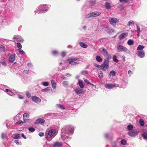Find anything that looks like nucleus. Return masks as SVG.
Returning <instances> with one entry per match:
<instances>
[{
    "mask_svg": "<svg viewBox=\"0 0 147 147\" xmlns=\"http://www.w3.org/2000/svg\"><path fill=\"white\" fill-rule=\"evenodd\" d=\"M74 130L73 126L68 125L64 126L61 130V137L63 140L68 141L70 140V137L67 136L65 134L70 135L73 134Z\"/></svg>",
    "mask_w": 147,
    "mask_h": 147,
    "instance_id": "obj_1",
    "label": "nucleus"
},
{
    "mask_svg": "<svg viewBox=\"0 0 147 147\" xmlns=\"http://www.w3.org/2000/svg\"><path fill=\"white\" fill-rule=\"evenodd\" d=\"M56 130L55 129H52L49 131L48 132H46L45 134V138L48 141H51L54 137V136Z\"/></svg>",
    "mask_w": 147,
    "mask_h": 147,
    "instance_id": "obj_2",
    "label": "nucleus"
},
{
    "mask_svg": "<svg viewBox=\"0 0 147 147\" xmlns=\"http://www.w3.org/2000/svg\"><path fill=\"white\" fill-rule=\"evenodd\" d=\"M117 52L124 51L127 54H130V52L129 50L125 47L120 45H118L117 47Z\"/></svg>",
    "mask_w": 147,
    "mask_h": 147,
    "instance_id": "obj_3",
    "label": "nucleus"
},
{
    "mask_svg": "<svg viewBox=\"0 0 147 147\" xmlns=\"http://www.w3.org/2000/svg\"><path fill=\"white\" fill-rule=\"evenodd\" d=\"M38 11L39 13H44L47 11L49 9V7L47 5H40L38 7Z\"/></svg>",
    "mask_w": 147,
    "mask_h": 147,
    "instance_id": "obj_4",
    "label": "nucleus"
},
{
    "mask_svg": "<svg viewBox=\"0 0 147 147\" xmlns=\"http://www.w3.org/2000/svg\"><path fill=\"white\" fill-rule=\"evenodd\" d=\"M109 62V59L107 58L105 60L103 63L102 64L100 67L103 71H105L108 68Z\"/></svg>",
    "mask_w": 147,
    "mask_h": 147,
    "instance_id": "obj_5",
    "label": "nucleus"
},
{
    "mask_svg": "<svg viewBox=\"0 0 147 147\" xmlns=\"http://www.w3.org/2000/svg\"><path fill=\"white\" fill-rule=\"evenodd\" d=\"M79 59L78 57L69 58L67 61L70 64L72 65H77L78 64V63L77 61Z\"/></svg>",
    "mask_w": 147,
    "mask_h": 147,
    "instance_id": "obj_6",
    "label": "nucleus"
},
{
    "mask_svg": "<svg viewBox=\"0 0 147 147\" xmlns=\"http://www.w3.org/2000/svg\"><path fill=\"white\" fill-rule=\"evenodd\" d=\"M101 13L99 11H94L87 14L86 17L87 18L95 17L99 16Z\"/></svg>",
    "mask_w": 147,
    "mask_h": 147,
    "instance_id": "obj_7",
    "label": "nucleus"
},
{
    "mask_svg": "<svg viewBox=\"0 0 147 147\" xmlns=\"http://www.w3.org/2000/svg\"><path fill=\"white\" fill-rule=\"evenodd\" d=\"M109 21L110 24L115 27L116 26V23L119 22V20L115 18H113L109 19Z\"/></svg>",
    "mask_w": 147,
    "mask_h": 147,
    "instance_id": "obj_8",
    "label": "nucleus"
},
{
    "mask_svg": "<svg viewBox=\"0 0 147 147\" xmlns=\"http://www.w3.org/2000/svg\"><path fill=\"white\" fill-rule=\"evenodd\" d=\"M136 54L140 58H144L145 55V52L144 50L138 51L137 52Z\"/></svg>",
    "mask_w": 147,
    "mask_h": 147,
    "instance_id": "obj_9",
    "label": "nucleus"
},
{
    "mask_svg": "<svg viewBox=\"0 0 147 147\" xmlns=\"http://www.w3.org/2000/svg\"><path fill=\"white\" fill-rule=\"evenodd\" d=\"M31 98L34 102L36 103H39L41 101V100L40 98L36 96H32Z\"/></svg>",
    "mask_w": 147,
    "mask_h": 147,
    "instance_id": "obj_10",
    "label": "nucleus"
},
{
    "mask_svg": "<svg viewBox=\"0 0 147 147\" xmlns=\"http://www.w3.org/2000/svg\"><path fill=\"white\" fill-rule=\"evenodd\" d=\"M45 122V120L42 118H39L37 119L34 123V124H39L40 125L44 124Z\"/></svg>",
    "mask_w": 147,
    "mask_h": 147,
    "instance_id": "obj_11",
    "label": "nucleus"
},
{
    "mask_svg": "<svg viewBox=\"0 0 147 147\" xmlns=\"http://www.w3.org/2000/svg\"><path fill=\"white\" fill-rule=\"evenodd\" d=\"M128 135L131 136H135L138 134L137 131L135 130L134 129L131 131H129L128 132Z\"/></svg>",
    "mask_w": 147,
    "mask_h": 147,
    "instance_id": "obj_12",
    "label": "nucleus"
},
{
    "mask_svg": "<svg viewBox=\"0 0 147 147\" xmlns=\"http://www.w3.org/2000/svg\"><path fill=\"white\" fill-rule=\"evenodd\" d=\"M16 55L15 54L10 55L9 58V61L10 63L13 62L16 59Z\"/></svg>",
    "mask_w": 147,
    "mask_h": 147,
    "instance_id": "obj_13",
    "label": "nucleus"
},
{
    "mask_svg": "<svg viewBox=\"0 0 147 147\" xmlns=\"http://www.w3.org/2000/svg\"><path fill=\"white\" fill-rule=\"evenodd\" d=\"M128 34V32H124L120 34L118 36L119 39L121 40L127 36Z\"/></svg>",
    "mask_w": 147,
    "mask_h": 147,
    "instance_id": "obj_14",
    "label": "nucleus"
},
{
    "mask_svg": "<svg viewBox=\"0 0 147 147\" xmlns=\"http://www.w3.org/2000/svg\"><path fill=\"white\" fill-rule=\"evenodd\" d=\"M101 50V53L105 57H106L108 55V53L107 51L104 48L102 47L100 49Z\"/></svg>",
    "mask_w": 147,
    "mask_h": 147,
    "instance_id": "obj_15",
    "label": "nucleus"
},
{
    "mask_svg": "<svg viewBox=\"0 0 147 147\" xmlns=\"http://www.w3.org/2000/svg\"><path fill=\"white\" fill-rule=\"evenodd\" d=\"M105 31L109 34H110L114 32V30L113 28L109 27H107L105 28Z\"/></svg>",
    "mask_w": 147,
    "mask_h": 147,
    "instance_id": "obj_16",
    "label": "nucleus"
},
{
    "mask_svg": "<svg viewBox=\"0 0 147 147\" xmlns=\"http://www.w3.org/2000/svg\"><path fill=\"white\" fill-rule=\"evenodd\" d=\"M63 145L62 142H54L53 146V147H61Z\"/></svg>",
    "mask_w": 147,
    "mask_h": 147,
    "instance_id": "obj_17",
    "label": "nucleus"
},
{
    "mask_svg": "<svg viewBox=\"0 0 147 147\" xmlns=\"http://www.w3.org/2000/svg\"><path fill=\"white\" fill-rule=\"evenodd\" d=\"M76 93L78 94H81L83 93V90L79 88H77L75 90Z\"/></svg>",
    "mask_w": 147,
    "mask_h": 147,
    "instance_id": "obj_18",
    "label": "nucleus"
},
{
    "mask_svg": "<svg viewBox=\"0 0 147 147\" xmlns=\"http://www.w3.org/2000/svg\"><path fill=\"white\" fill-rule=\"evenodd\" d=\"M13 138L14 139L18 140L20 139L21 137L20 136V134H13Z\"/></svg>",
    "mask_w": 147,
    "mask_h": 147,
    "instance_id": "obj_19",
    "label": "nucleus"
},
{
    "mask_svg": "<svg viewBox=\"0 0 147 147\" xmlns=\"http://www.w3.org/2000/svg\"><path fill=\"white\" fill-rule=\"evenodd\" d=\"M29 115L28 113H25L23 115V119L24 121V122H26L27 119L29 118Z\"/></svg>",
    "mask_w": 147,
    "mask_h": 147,
    "instance_id": "obj_20",
    "label": "nucleus"
},
{
    "mask_svg": "<svg viewBox=\"0 0 147 147\" xmlns=\"http://www.w3.org/2000/svg\"><path fill=\"white\" fill-rule=\"evenodd\" d=\"M51 83L52 85V88L53 89L56 88V83L55 81L54 80H51Z\"/></svg>",
    "mask_w": 147,
    "mask_h": 147,
    "instance_id": "obj_21",
    "label": "nucleus"
},
{
    "mask_svg": "<svg viewBox=\"0 0 147 147\" xmlns=\"http://www.w3.org/2000/svg\"><path fill=\"white\" fill-rule=\"evenodd\" d=\"M79 44L80 46L82 48H86L88 47V45L83 42H80Z\"/></svg>",
    "mask_w": 147,
    "mask_h": 147,
    "instance_id": "obj_22",
    "label": "nucleus"
},
{
    "mask_svg": "<svg viewBox=\"0 0 147 147\" xmlns=\"http://www.w3.org/2000/svg\"><path fill=\"white\" fill-rule=\"evenodd\" d=\"M96 0H90L89 1L90 5L92 6H94L96 4Z\"/></svg>",
    "mask_w": 147,
    "mask_h": 147,
    "instance_id": "obj_23",
    "label": "nucleus"
},
{
    "mask_svg": "<svg viewBox=\"0 0 147 147\" xmlns=\"http://www.w3.org/2000/svg\"><path fill=\"white\" fill-rule=\"evenodd\" d=\"M105 86L109 89H111L113 88V84H107L105 85Z\"/></svg>",
    "mask_w": 147,
    "mask_h": 147,
    "instance_id": "obj_24",
    "label": "nucleus"
},
{
    "mask_svg": "<svg viewBox=\"0 0 147 147\" xmlns=\"http://www.w3.org/2000/svg\"><path fill=\"white\" fill-rule=\"evenodd\" d=\"M78 84L81 88H84V86L83 85L82 80H79L78 81Z\"/></svg>",
    "mask_w": 147,
    "mask_h": 147,
    "instance_id": "obj_25",
    "label": "nucleus"
},
{
    "mask_svg": "<svg viewBox=\"0 0 147 147\" xmlns=\"http://www.w3.org/2000/svg\"><path fill=\"white\" fill-rule=\"evenodd\" d=\"M51 87H47L45 89H42L41 90L42 92H48L50 90V88Z\"/></svg>",
    "mask_w": 147,
    "mask_h": 147,
    "instance_id": "obj_26",
    "label": "nucleus"
},
{
    "mask_svg": "<svg viewBox=\"0 0 147 147\" xmlns=\"http://www.w3.org/2000/svg\"><path fill=\"white\" fill-rule=\"evenodd\" d=\"M134 41L133 40L130 39L127 42V44L129 45H132L134 44Z\"/></svg>",
    "mask_w": 147,
    "mask_h": 147,
    "instance_id": "obj_27",
    "label": "nucleus"
},
{
    "mask_svg": "<svg viewBox=\"0 0 147 147\" xmlns=\"http://www.w3.org/2000/svg\"><path fill=\"white\" fill-rule=\"evenodd\" d=\"M105 5L106 8L107 9H109L111 7V4L109 2H106L105 4Z\"/></svg>",
    "mask_w": 147,
    "mask_h": 147,
    "instance_id": "obj_28",
    "label": "nucleus"
},
{
    "mask_svg": "<svg viewBox=\"0 0 147 147\" xmlns=\"http://www.w3.org/2000/svg\"><path fill=\"white\" fill-rule=\"evenodd\" d=\"M69 82L67 81H65L63 82V86L66 88H67L69 86Z\"/></svg>",
    "mask_w": 147,
    "mask_h": 147,
    "instance_id": "obj_29",
    "label": "nucleus"
},
{
    "mask_svg": "<svg viewBox=\"0 0 147 147\" xmlns=\"http://www.w3.org/2000/svg\"><path fill=\"white\" fill-rule=\"evenodd\" d=\"M144 47L143 45H139L137 48V50L138 51L143 50V49L144 48Z\"/></svg>",
    "mask_w": 147,
    "mask_h": 147,
    "instance_id": "obj_30",
    "label": "nucleus"
},
{
    "mask_svg": "<svg viewBox=\"0 0 147 147\" xmlns=\"http://www.w3.org/2000/svg\"><path fill=\"white\" fill-rule=\"evenodd\" d=\"M16 94V91H15V90L12 91V90H11L10 91V92L9 93V95L11 96H13V95H14L15 94Z\"/></svg>",
    "mask_w": 147,
    "mask_h": 147,
    "instance_id": "obj_31",
    "label": "nucleus"
},
{
    "mask_svg": "<svg viewBox=\"0 0 147 147\" xmlns=\"http://www.w3.org/2000/svg\"><path fill=\"white\" fill-rule=\"evenodd\" d=\"M142 136L144 139L147 140V133L145 132L144 133L142 134Z\"/></svg>",
    "mask_w": 147,
    "mask_h": 147,
    "instance_id": "obj_32",
    "label": "nucleus"
},
{
    "mask_svg": "<svg viewBox=\"0 0 147 147\" xmlns=\"http://www.w3.org/2000/svg\"><path fill=\"white\" fill-rule=\"evenodd\" d=\"M96 59L97 61L99 62H101L102 61V59L99 56H96Z\"/></svg>",
    "mask_w": 147,
    "mask_h": 147,
    "instance_id": "obj_33",
    "label": "nucleus"
},
{
    "mask_svg": "<svg viewBox=\"0 0 147 147\" xmlns=\"http://www.w3.org/2000/svg\"><path fill=\"white\" fill-rule=\"evenodd\" d=\"M139 123L140 125L142 126H143L144 125V120L142 119H140L139 121Z\"/></svg>",
    "mask_w": 147,
    "mask_h": 147,
    "instance_id": "obj_34",
    "label": "nucleus"
},
{
    "mask_svg": "<svg viewBox=\"0 0 147 147\" xmlns=\"http://www.w3.org/2000/svg\"><path fill=\"white\" fill-rule=\"evenodd\" d=\"M134 23L135 22L134 21L131 20L128 22L127 25L128 26H130L132 24H134Z\"/></svg>",
    "mask_w": 147,
    "mask_h": 147,
    "instance_id": "obj_35",
    "label": "nucleus"
},
{
    "mask_svg": "<svg viewBox=\"0 0 147 147\" xmlns=\"http://www.w3.org/2000/svg\"><path fill=\"white\" fill-rule=\"evenodd\" d=\"M116 72L113 70H111L109 73V75L111 76H114L115 75Z\"/></svg>",
    "mask_w": 147,
    "mask_h": 147,
    "instance_id": "obj_36",
    "label": "nucleus"
},
{
    "mask_svg": "<svg viewBox=\"0 0 147 147\" xmlns=\"http://www.w3.org/2000/svg\"><path fill=\"white\" fill-rule=\"evenodd\" d=\"M133 125L131 124H129L127 126V129L129 130H131L133 129Z\"/></svg>",
    "mask_w": 147,
    "mask_h": 147,
    "instance_id": "obj_37",
    "label": "nucleus"
},
{
    "mask_svg": "<svg viewBox=\"0 0 147 147\" xmlns=\"http://www.w3.org/2000/svg\"><path fill=\"white\" fill-rule=\"evenodd\" d=\"M113 60L116 63H117L119 62V60L117 59V57L116 55H114L113 57Z\"/></svg>",
    "mask_w": 147,
    "mask_h": 147,
    "instance_id": "obj_38",
    "label": "nucleus"
},
{
    "mask_svg": "<svg viewBox=\"0 0 147 147\" xmlns=\"http://www.w3.org/2000/svg\"><path fill=\"white\" fill-rule=\"evenodd\" d=\"M42 84L44 86H49V83L47 82H43L42 83Z\"/></svg>",
    "mask_w": 147,
    "mask_h": 147,
    "instance_id": "obj_39",
    "label": "nucleus"
},
{
    "mask_svg": "<svg viewBox=\"0 0 147 147\" xmlns=\"http://www.w3.org/2000/svg\"><path fill=\"white\" fill-rule=\"evenodd\" d=\"M126 143V141L125 139H123L121 141V144L123 145H125Z\"/></svg>",
    "mask_w": 147,
    "mask_h": 147,
    "instance_id": "obj_40",
    "label": "nucleus"
},
{
    "mask_svg": "<svg viewBox=\"0 0 147 147\" xmlns=\"http://www.w3.org/2000/svg\"><path fill=\"white\" fill-rule=\"evenodd\" d=\"M1 63L4 66H6L7 65L6 61H5L4 60H1Z\"/></svg>",
    "mask_w": 147,
    "mask_h": 147,
    "instance_id": "obj_41",
    "label": "nucleus"
},
{
    "mask_svg": "<svg viewBox=\"0 0 147 147\" xmlns=\"http://www.w3.org/2000/svg\"><path fill=\"white\" fill-rule=\"evenodd\" d=\"M14 142L17 145H21L22 144L21 142L18 140H16Z\"/></svg>",
    "mask_w": 147,
    "mask_h": 147,
    "instance_id": "obj_42",
    "label": "nucleus"
},
{
    "mask_svg": "<svg viewBox=\"0 0 147 147\" xmlns=\"http://www.w3.org/2000/svg\"><path fill=\"white\" fill-rule=\"evenodd\" d=\"M28 130L30 131L33 132L35 131V128L33 127H30L28 128Z\"/></svg>",
    "mask_w": 147,
    "mask_h": 147,
    "instance_id": "obj_43",
    "label": "nucleus"
},
{
    "mask_svg": "<svg viewBox=\"0 0 147 147\" xmlns=\"http://www.w3.org/2000/svg\"><path fill=\"white\" fill-rule=\"evenodd\" d=\"M57 107L62 109H65V107L62 105L60 104H57Z\"/></svg>",
    "mask_w": 147,
    "mask_h": 147,
    "instance_id": "obj_44",
    "label": "nucleus"
},
{
    "mask_svg": "<svg viewBox=\"0 0 147 147\" xmlns=\"http://www.w3.org/2000/svg\"><path fill=\"white\" fill-rule=\"evenodd\" d=\"M121 3H127L129 1V0H119Z\"/></svg>",
    "mask_w": 147,
    "mask_h": 147,
    "instance_id": "obj_45",
    "label": "nucleus"
},
{
    "mask_svg": "<svg viewBox=\"0 0 147 147\" xmlns=\"http://www.w3.org/2000/svg\"><path fill=\"white\" fill-rule=\"evenodd\" d=\"M26 95L28 98H30L31 96V94L28 91L26 92Z\"/></svg>",
    "mask_w": 147,
    "mask_h": 147,
    "instance_id": "obj_46",
    "label": "nucleus"
},
{
    "mask_svg": "<svg viewBox=\"0 0 147 147\" xmlns=\"http://www.w3.org/2000/svg\"><path fill=\"white\" fill-rule=\"evenodd\" d=\"M88 71L87 70H84L81 72V73L82 74L86 75L87 74Z\"/></svg>",
    "mask_w": 147,
    "mask_h": 147,
    "instance_id": "obj_47",
    "label": "nucleus"
},
{
    "mask_svg": "<svg viewBox=\"0 0 147 147\" xmlns=\"http://www.w3.org/2000/svg\"><path fill=\"white\" fill-rule=\"evenodd\" d=\"M17 45L18 48L20 49L22 48V45L20 43L18 42L17 43Z\"/></svg>",
    "mask_w": 147,
    "mask_h": 147,
    "instance_id": "obj_48",
    "label": "nucleus"
},
{
    "mask_svg": "<svg viewBox=\"0 0 147 147\" xmlns=\"http://www.w3.org/2000/svg\"><path fill=\"white\" fill-rule=\"evenodd\" d=\"M98 77L100 78H102L103 77V73L101 71H100L99 74L98 75Z\"/></svg>",
    "mask_w": 147,
    "mask_h": 147,
    "instance_id": "obj_49",
    "label": "nucleus"
},
{
    "mask_svg": "<svg viewBox=\"0 0 147 147\" xmlns=\"http://www.w3.org/2000/svg\"><path fill=\"white\" fill-rule=\"evenodd\" d=\"M3 90L7 92V93L9 95V93L11 91V90L8 89L7 88H6L5 90Z\"/></svg>",
    "mask_w": 147,
    "mask_h": 147,
    "instance_id": "obj_50",
    "label": "nucleus"
},
{
    "mask_svg": "<svg viewBox=\"0 0 147 147\" xmlns=\"http://www.w3.org/2000/svg\"><path fill=\"white\" fill-rule=\"evenodd\" d=\"M19 51L20 53L24 54H25V53L22 50L20 49L19 50Z\"/></svg>",
    "mask_w": 147,
    "mask_h": 147,
    "instance_id": "obj_51",
    "label": "nucleus"
},
{
    "mask_svg": "<svg viewBox=\"0 0 147 147\" xmlns=\"http://www.w3.org/2000/svg\"><path fill=\"white\" fill-rule=\"evenodd\" d=\"M24 123V122H22V121L20 120V121H17V122H16V123H15V124H21V123Z\"/></svg>",
    "mask_w": 147,
    "mask_h": 147,
    "instance_id": "obj_52",
    "label": "nucleus"
},
{
    "mask_svg": "<svg viewBox=\"0 0 147 147\" xmlns=\"http://www.w3.org/2000/svg\"><path fill=\"white\" fill-rule=\"evenodd\" d=\"M14 37L15 38H16V40L19 41L20 40L19 39V38H20V36L19 35H15V36H14Z\"/></svg>",
    "mask_w": 147,
    "mask_h": 147,
    "instance_id": "obj_53",
    "label": "nucleus"
},
{
    "mask_svg": "<svg viewBox=\"0 0 147 147\" xmlns=\"http://www.w3.org/2000/svg\"><path fill=\"white\" fill-rule=\"evenodd\" d=\"M66 53L65 52H62L61 54V55L62 57H65L66 55Z\"/></svg>",
    "mask_w": 147,
    "mask_h": 147,
    "instance_id": "obj_54",
    "label": "nucleus"
},
{
    "mask_svg": "<svg viewBox=\"0 0 147 147\" xmlns=\"http://www.w3.org/2000/svg\"><path fill=\"white\" fill-rule=\"evenodd\" d=\"M38 135L40 137L43 136L44 135V133L43 132H40L39 133Z\"/></svg>",
    "mask_w": 147,
    "mask_h": 147,
    "instance_id": "obj_55",
    "label": "nucleus"
},
{
    "mask_svg": "<svg viewBox=\"0 0 147 147\" xmlns=\"http://www.w3.org/2000/svg\"><path fill=\"white\" fill-rule=\"evenodd\" d=\"M27 65L29 67H33L32 64L31 63H27Z\"/></svg>",
    "mask_w": 147,
    "mask_h": 147,
    "instance_id": "obj_56",
    "label": "nucleus"
},
{
    "mask_svg": "<svg viewBox=\"0 0 147 147\" xmlns=\"http://www.w3.org/2000/svg\"><path fill=\"white\" fill-rule=\"evenodd\" d=\"M84 81L87 84H91V83L89 82V81L88 80L85 79L84 80Z\"/></svg>",
    "mask_w": 147,
    "mask_h": 147,
    "instance_id": "obj_57",
    "label": "nucleus"
},
{
    "mask_svg": "<svg viewBox=\"0 0 147 147\" xmlns=\"http://www.w3.org/2000/svg\"><path fill=\"white\" fill-rule=\"evenodd\" d=\"M18 96L19 98L20 99H22L24 98V97L22 95L20 94H18Z\"/></svg>",
    "mask_w": 147,
    "mask_h": 147,
    "instance_id": "obj_58",
    "label": "nucleus"
},
{
    "mask_svg": "<svg viewBox=\"0 0 147 147\" xmlns=\"http://www.w3.org/2000/svg\"><path fill=\"white\" fill-rule=\"evenodd\" d=\"M113 88L114 87H119V85L118 84L114 83L113 84Z\"/></svg>",
    "mask_w": 147,
    "mask_h": 147,
    "instance_id": "obj_59",
    "label": "nucleus"
},
{
    "mask_svg": "<svg viewBox=\"0 0 147 147\" xmlns=\"http://www.w3.org/2000/svg\"><path fill=\"white\" fill-rule=\"evenodd\" d=\"M58 53V52L56 51H54L52 52V54L53 55H56Z\"/></svg>",
    "mask_w": 147,
    "mask_h": 147,
    "instance_id": "obj_60",
    "label": "nucleus"
},
{
    "mask_svg": "<svg viewBox=\"0 0 147 147\" xmlns=\"http://www.w3.org/2000/svg\"><path fill=\"white\" fill-rule=\"evenodd\" d=\"M137 28V32H140V28L138 26H136Z\"/></svg>",
    "mask_w": 147,
    "mask_h": 147,
    "instance_id": "obj_61",
    "label": "nucleus"
},
{
    "mask_svg": "<svg viewBox=\"0 0 147 147\" xmlns=\"http://www.w3.org/2000/svg\"><path fill=\"white\" fill-rule=\"evenodd\" d=\"M1 138L2 139H4L5 138V135L4 133H2L1 135Z\"/></svg>",
    "mask_w": 147,
    "mask_h": 147,
    "instance_id": "obj_62",
    "label": "nucleus"
},
{
    "mask_svg": "<svg viewBox=\"0 0 147 147\" xmlns=\"http://www.w3.org/2000/svg\"><path fill=\"white\" fill-rule=\"evenodd\" d=\"M109 135L108 134H106L105 135V138L107 139L109 138Z\"/></svg>",
    "mask_w": 147,
    "mask_h": 147,
    "instance_id": "obj_63",
    "label": "nucleus"
},
{
    "mask_svg": "<svg viewBox=\"0 0 147 147\" xmlns=\"http://www.w3.org/2000/svg\"><path fill=\"white\" fill-rule=\"evenodd\" d=\"M23 72L24 74H28V70H24L23 71Z\"/></svg>",
    "mask_w": 147,
    "mask_h": 147,
    "instance_id": "obj_64",
    "label": "nucleus"
}]
</instances>
